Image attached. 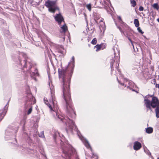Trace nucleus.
Instances as JSON below:
<instances>
[{"mask_svg":"<svg viewBox=\"0 0 159 159\" xmlns=\"http://www.w3.org/2000/svg\"><path fill=\"white\" fill-rule=\"evenodd\" d=\"M101 48V45L97 44L94 46V48H97L96 51V52L98 51Z\"/></svg>","mask_w":159,"mask_h":159,"instance_id":"obj_25","label":"nucleus"},{"mask_svg":"<svg viewBox=\"0 0 159 159\" xmlns=\"http://www.w3.org/2000/svg\"><path fill=\"white\" fill-rule=\"evenodd\" d=\"M137 27V30L138 31V32L141 34H143L144 33V32L142 31V30L141 29L140 27Z\"/></svg>","mask_w":159,"mask_h":159,"instance_id":"obj_34","label":"nucleus"},{"mask_svg":"<svg viewBox=\"0 0 159 159\" xmlns=\"http://www.w3.org/2000/svg\"><path fill=\"white\" fill-rule=\"evenodd\" d=\"M63 25H59L60 27H61V30H60V32L61 34H64L66 31L68 30L67 27L64 23Z\"/></svg>","mask_w":159,"mask_h":159,"instance_id":"obj_15","label":"nucleus"},{"mask_svg":"<svg viewBox=\"0 0 159 159\" xmlns=\"http://www.w3.org/2000/svg\"><path fill=\"white\" fill-rule=\"evenodd\" d=\"M62 91L63 93L62 90ZM62 97L63 98V94ZM70 99L71 100V107H70L68 106V109L67 108L66 102L65 100H64L66 103V113L67 115V116L65 118L59 114L57 105V102L55 100V99L53 98L52 97V101L50 102V103L48 102L47 99H45V98L44 99V101L45 103L49 107L50 110V111L52 114L54 119L57 121H61L63 123H65L66 127H69V128L71 131H72V129L74 127V129L77 132L78 135L83 142L85 147L87 148H90L91 150L92 148L91 146L88 141L83 137L80 136V132L78 130L77 126L75 125V123L74 121L70 118L74 119L76 116V114L73 108L70 96Z\"/></svg>","mask_w":159,"mask_h":159,"instance_id":"obj_1","label":"nucleus"},{"mask_svg":"<svg viewBox=\"0 0 159 159\" xmlns=\"http://www.w3.org/2000/svg\"><path fill=\"white\" fill-rule=\"evenodd\" d=\"M20 46H21V44H20Z\"/></svg>","mask_w":159,"mask_h":159,"instance_id":"obj_50","label":"nucleus"},{"mask_svg":"<svg viewBox=\"0 0 159 159\" xmlns=\"http://www.w3.org/2000/svg\"><path fill=\"white\" fill-rule=\"evenodd\" d=\"M62 38H63V39H65L64 37H62Z\"/></svg>","mask_w":159,"mask_h":159,"instance_id":"obj_46","label":"nucleus"},{"mask_svg":"<svg viewBox=\"0 0 159 159\" xmlns=\"http://www.w3.org/2000/svg\"><path fill=\"white\" fill-rule=\"evenodd\" d=\"M53 137L55 140L56 141V139L58 137H61V136L58 131H56L53 134Z\"/></svg>","mask_w":159,"mask_h":159,"instance_id":"obj_19","label":"nucleus"},{"mask_svg":"<svg viewBox=\"0 0 159 159\" xmlns=\"http://www.w3.org/2000/svg\"><path fill=\"white\" fill-rule=\"evenodd\" d=\"M56 53L58 56L63 57L65 55V52L61 49H58L56 51Z\"/></svg>","mask_w":159,"mask_h":159,"instance_id":"obj_17","label":"nucleus"},{"mask_svg":"<svg viewBox=\"0 0 159 159\" xmlns=\"http://www.w3.org/2000/svg\"><path fill=\"white\" fill-rule=\"evenodd\" d=\"M153 131V129L151 127H148L146 129V132L148 134H151L152 133Z\"/></svg>","mask_w":159,"mask_h":159,"instance_id":"obj_18","label":"nucleus"},{"mask_svg":"<svg viewBox=\"0 0 159 159\" xmlns=\"http://www.w3.org/2000/svg\"><path fill=\"white\" fill-rule=\"evenodd\" d=\"M27 148L25 147V146H18L17 149H22V150H26Z\"/></svg>","mask_w":159,"mask_h":159,"instance_id":"obj_26","label":"nucleus"},{"mask_svg":"<svg viewBox=\"0 0 159 159\" xmlns=\"http://www.w3.org/2000/svg\"><path fill=\"white\" fill-rule=\"evenodd\" d=\"M54 18L59 25H60L62 22H65L64 18L60 13L56 14L54 16Z\"/></svg>","mask_w":159,"mask_h":159,"instance_id":"obj_11","label":"nucleus"},{"mask_svg":"<svg viewBox=\"0 0 159 159\" xmlns=\"http://www.w3.org/2000/svg\"><path fill=\"white\" fill-rule=\"evenodd\" d=\"M118 19L119 20H120L121 21L123 22L121 17L120 16H118Z\"/></svg>","mask_w":159,"mask_h":159,"instance_id":"obj_38","label":"nucleus"},{"mask_svg":"<svg viewBox=\"0 0 159 159\" xmlns=\"http://www.w3.org/2000/svg\"><path fill=\"white\" fill-rule=\"evenodd\" d=\"M158 101V98L157 97H154L152 98L151 102L145 105L146 107L147 108V111L149 110L152 112V108H155L157 106V103Z\"/></svg>","mask_w":159,"mask_h":159,"instance_id":"obj_10","label":"nucleus"},{"mask_svg":"<svg viewBox=\"0 0 159 159\" xmlns=\"http://www.w3.org/2000/svg\"><path fill=\"white\" fill-rule=\"evenodd\" d=\"M27 95V99L25 102V111L27 110V114L29 115L32 111V105L34 104L36 102V101L31 93H29Z\"/></svg>","mask_w":159,"mask_h":159,"instance_id":"obj_5","label":"nucleus"},{"mask_svg":"<svg viewBox=\"0 0 159 159\" xmlns=\"http://www.w3.org/2000/svg\"><path fill=\"white\" fill-rule=\"evenodd\" d=\"M24 120L22 121V122H24V125H23L22 127V129H24V125H25V120H26V118H25V117H24Z\"/></svg>","mask_w":159,"mask_h":159,"instance_id":"obj_35","label":"nucleus"},{"mask_svg":"<svg viewBox=\"0 0 159 159\" xmlns=\"http://www.w3.org/2000/svg\"><path fill=\"white\" fill-rule=\"evenodd\" d=\"M147 97V95L144 97H143L144 99V104L145 105L151 102V101H150L149 99H148Z\"/></svg>","mask_w":159,"mask_h":159,"instance_id":"obj_20","label":"nucleus"},{"mask_svg":"<svg viewBox=\"0 0 159 159\" xmlns=\"http://www.w3.org/2000/svg\"><path fill=\"white\" fill-rule=\"evenodd\" d=\"M20 57L18 58L19 62L20 65L23 67V71H25V69L28 65H29V62L27 63L26 62L27 55L26 54L22 52H20L19 53Z\"/></svg>","mask_w":159,"mask_h":159,"instance_id":"obj_8","label":"nucleus"},{"mask_svg":"<svg viewBox=\"0 0 159 159\" xmlns=\"http://www.w3.org/2000/svg\"><path fill=\"white\" fill-rule=\"evenodd\" d=\"M18 130V127L12 126H9L6 130L5 132V139L8 140L11 139H14L16 142V134Z\"/></svg>","mask_w":159,"mask_h":159,"instance_id":"obj_6","label":"nucleus"},{"mask_svg":"<svg viewBox=\"0 0 159 159\" xmlns=\"http://www.w3.org/2000/svg\"><path fill=\"white\" fill-rule=\"evenodd\" d=\"M143 9H144V8L143 7L141 6H140L139 7V11H143Z\"/></svg>","mask_w":159,"mask_h":159,"instance_id":"obj_36","label":"nucleus"},{"mask_svg":"<svg viewBox=\"0 0 159 159\" xmlns=\"http://www.w3.org/2000/svg\"><path fill=\"white\" fill-rule=\"evenodd\" d=\"M132 90L133 91H135V90H134V89H132Z\"/></svg>","mask_w":159,"mask_h":159,"instance_id":"obj_45","label":"nucleus"},{"mask_svg":"<svg viewBox=\"0 0 159 159\" xmlns=\"http://www.w3.org/2000/svg\"><path fill=\"white\" fill-rule=\"evenodd\" d=\"M156 87L159 89V84H156Z\"/></svg>","mask_w":159,"mask_h":159,"instance_id":"obj_40","label":"nucleus"},{"mask_svg":"<svg viewBox=\"0 0 159 159\" xmlns=\"http://www.w3.org/2000/svg\"><path fill=\"white\" fill-rule=\"evenodd\" d=\"M148 96H149L150 97H152V98H153V97H156V96H153V95H150L149 94H148Z\"/></svg>","mask_w":159,"mask_h":159,"instance_id":"obj_39","label":"nucleus"},{"mask_svg":"<svg viewBox=\"0 0 159 159\" xmlns=\"http://www.w3.org/2000/svg\"><path fill=\"white\" fill-rule=\"evenodd\" d=\"M157 106L155 108V112L156 116L157 118H159V100H158V102L157 103Z\"/></svg>","mask_w":159,"mask_h":159,"instance_id":"obj_16","label":"nucleus"},{"mask_svg":"<svg viewBox=\"0 0 159 159\" xmlns=\"http://www.w3.org/2000/svg\"><path fill=\"white\" fill-rule=\"evenodd\" d=\"M66 132L67 133V132H68V130H67V128H66Z\"/></svg>","mask_w":159,"mask_h":159,"instance_id":"obj_43","label":"nucleus"},{"mask_svg":"<svg viewBox=\"0 0 159 159\" xmlns=\"http://www.w3.org/2000/svg\"><path fill=\"white\" fill-rule=\"evenodd\" d=\"M62 152V156L65 159H79L77 156L75 149L70 144L64 143L60 139Z\"/></svg>","mask_w":159,"mask_h":159,"instance_id":"obj_3","label":"nucleus"},{"mask_svg":"<svg viewBox=\"0 0 159 159\" xmlns=\"http://www.w3.org/2000/svg\"><path fill=\"white\" fill-rule=\"evenodd\" d=\"M117 28L119 30H120V31L121 32V33L122 34H123L128 39V40L131 42V44H132V46H133V48L134 49V50L135 51V48H134V45L133 43V41L131 39V38H130V36H133V35L131 34H128V33H126L125 34V33H124V32L122 30L121 28L119 26H117Z\"/></svg>","mask_w":159,"mask_h":159,"instance_id":"obj_13","label":"nucleus"},{"mask_svg":"<svg viewBox=\"0 0 159 159\" xmlns=\"http://www.w3.org/2000/svg\"><path fill=\"white\" fill-rule=\"evenodd\" d=\"M144 152L148 156H151V153L146 147L143 148Z\"/></svg>","mask_w":159,"mask_h":159,"instance_id":"obj_22","label":"nucleus"},{"mask_svg":"<svg viewBox=\"0 0 159 159\" xmlns=\"http://www.w3.org/2000/svg\"><path fill=\"white\" fill-rule=\"evenodd\" d=\"M117 81L121 85H122V86H124L125 85V87H126V84H125L124 83H122V82H121L118 79V78H117Z\"/></svg>","mask_w":159,"mask_h":159,"instance_id":"obj_32","label":"nucleus"},{"mask_svg":"<svg viewBox=\"0 0 159 159\" xmlns=\"http://www.w3.org/2000/svg\"><path fill=\"white\" fill-rule=\"evenodd\" d=\"M86 7L90 11L91 10V4L90 3H89L86 5Z\"/></svg>","mask_w":159,"mask_h":159,"instance_id":"obj_27","label":"nucleus"},{"mask_svg":"<svg viewBox=\"0 0 159 159\" xmlns=\"http://www.w3.org/2000/svg\"><path fill=\"white\" fill-rule=\"evenodd\" d=\"M152 7L153 8L157 10V11H158L159 9V6L157 3H155L153 5H152Z\"/></svg>","mask_w":159,"mask_h":159,"instance_id":"obj_23","label":"nucleus"},{"mask_svg":"<svg viewBox=\"0 0 159 159\" xmlns=\"http://www.w3.org/2000/svg\"><path fill=\"white\" fill-rule=\"evenodd\" d=\"M127 88H129L130 90H131L132 88L130 87H129V86H127Z\"/></svg>","mask_w":159,"mask_h":159,"instance_id":"obj_41","label":"nucleus"},{"mask_svg":"<svg viewBox=\"0 0 159 159\" xmlns=\"http://www.w3.org/2000/svg\"><path fill=\"white\" fill-rule=\"evenodd\" d=\"M26 141L29 145H30L32 143L33 140L30 137L28 136Z\"/></svg>","mask_w":159,"mask_h":159,"instance_id":"obj_24","label":"nucleus"},{"mask_svg":"<svg viewBox=\"0 0 159 159\" xmlns=\"http://www.w3.org/2000/svg\"><path fill=\"white\" fill-rule=\"evenodd\" d=\"M48 77L49 78V82H48V84H49V87H50V88L51 89V87H50V84H51L52 85V81L50 80V75L48 73Z\"/></svg>","mask_w":159,"mask_h":159,"instance_id":"obj_29","label":"nucleus"},{"mask_svg":"<svg viewBox=\"0 0 159 159\" xmlns=\"http://www.w3.org/2000/svg\"><path fill=\"white\" fill-rule=\"evenodd\" d=\"M157 21L159 22V18L157 19Z\"/></svg>","mask_w":159,"mask_h":159,"instance_id":"obj_44","label":"nucleus"},{"mask_svg":"<svg viewBox=\"0 0 159 159\" xmlns=\"http://www.w3.org/2000/svg\"><path fill=\"white\" fill-rule=\"evenodd\" d=\"M97 42V39L96 38H94L92 40L91 43L93 44V45H95L96 44Z\"/></svg>","mask_w":159,"mask_h":159,"instance_id":"obj_28","label":"nucleus"},{"mask_svg":"<svg viewBox=\"0 0 159 159\" xmlns=\"http://www.w3.org/2000/svg\"><path fill=\"white\" fill-rule=\"evenodd\" d=\"M61 136H62L63 137V135L62 134V135H61Z\"/></svg>","mask_w":159,"mask_h":159,"instance_id":"obj_47","label":"nucleus"},{"mask_svg":"<svg viewBox=\"0 0 159 159\" xmlns=\"http://www.w3.org/2000/svg\"><path fill=\"white\" fill-rule=\"evenodd\" d=\"M49 44L51 46V47H57V45L54 43H53L52 42H50L49 43Z\"/></svg>","mask_w":159,"mask_h":159,"instance_id":"obj_33","label":"nucleus"},{"mask_svg":"<svg viewBox=\"0 0 159 159\" xmlns=\"http://www.w3.org/2000/svg\"><path fill=\"white\" fill-rule=\"evenodd\" d=\"M29 66L28 69L26 68V70L31 72V77L36 81L37 80L35 77L39 76L38 70L34 66V64L32 63H29Z\"/></svg>","mask_w":159,"mask_h":159,"instance_id":"obj_9","label":"nucleus"},{"mask_svg":"<svg viewBox=\"0 0 159 159\" xmlns=\"http://www.w3.org/2000/svg\"><path fill=\"white\" fill-rule=\"evenodd\" d=\"M157 159H159V157H158Z\"/></svg>","mask_w":159,"mask_h":159,"instance_id":"obj_49","label":"nucleus"},{"mask_svg":"<svg viewBox=\"0 0 159 159\" xmlns=\"http://www.w3.org/2000/svg\"><path fill=\"white\" fill-rule=\"evenodd\" d=\"M53 55L55 56H56L55 54H53Z\"/></svg>","mask_w":159,"mask_h":159,"instance_id":"obj_48","label":"nucleus"},{"mask_svg":"<svg viewBox=\"0 0 159 159\" xmlns=\"http://www.w3.org/2000/svg\"><path fill=\"white\" fill-rule=\"evenodd\" d=\"M114 55V58L111 59L110 61V67L111 68V71H112L113 70V66L115 65V68L119 72V74L120 75V77L122 80L124 81V82H127L128 81V80L123 77V76L120 74V72L119 69V54L120 51L116 48H113Z\"/></svg>","mask_w":159,"mask_h":159,"instance_id":"obj_4","label":"nucleus"},{"mask_svg":"<svg viewBox=\"0 0 159 159\" xmlns=\"http://www.w3.org/2000/svg\"><path fill=\"white\" fill-rule=\"evenodd\" d=\"M134 22L135 27H137L139 26V23L138 19H135L134 20Z\"/></svg>","mask_w":159,"mask_h":159,"instance_id":"obj_21","label":"nucleus"},{"mask_svg":"<svg viewBox=\"0 0 159 159\" xmlns=\"http://www.w3.org/2000/svg\"><path fill=\"white\" fill-rule=\"evenodd\" d=\"M128 84L129 85H132V84H134V83L132 82V81H128Z\"/></svg>","mask_w":159,"mask_h":159,"instance_id":"obj_37","label":"nucleus"},{"mask_svg":"<svg viewBox=\"0 0 159 159\" xmlns=\"http://www.w3.org/2000/svg\"><path fill=\"white\" fill-rule=\"evenodd\" d=\"M9 102V101H8L7 104L5 106L4 108L2 109H1L0 110V122L3 119L6 113L8 107L7 105L8 104Z\"/></svg>","mask_w":159,"mask_h":159,"instance_id":"obj_12","label":"nucleus"},{"mask_svg":"<svg viewBox=\"0 0 159 159\" xmlns=\"http://www.w3.org/2000/svg\"><path fill=\"white\" fill-rule=\"evenodd\" d=\"M131 3L132 4V6L134 7L136 5V2L135 0H131Z\"/></svg>","mask_w":159,"mask_h":159,"instance_id":"obj_30","label":"nucleus"},{"mask_svg":"<svg viewBox=\"0 0 159 159\" xmlns=\"http://www.w3.org/2000/svg\"><path fill=\"white\" fill-rule=\"evenodd\" d=\"M39 137L41 138H44V134L43 131L41 132L39 134Z\"/></svg>","mask_w":159,"mask_h":159,"instance_id":"obj_31","label":"nucleus"},{"mask_svg":"<svg viewBox=\"0 0 159 159\" xmlns=\"http://www.w3.org/2000/svg\"><path fill=\"white\" fill-rule=\"evenodd\" d=\"M72 61L69 63L70 66V69L67 67L65 69L59 68L58 73L59 78H62V89L63 92V98L66 103L67 108L68 109V106L71 107V100L70 99V80L72 75L75 67V58L74 56L72 57Z\"/></svg>","mask_w":159,"mask_h":159,"instance_id":"obj_2","label":"nucleus"},{"mask_svg":"<svg viewBox=\"0 0 159 159\" xmlns=\"http://www.w3.org/2000/svg\"><path fill=\"white\" fill-rule=\"evenodd\" d=\"M142 147L141 144L138 141H135L134 143L133 148L136 150H139Z\"/></svg>","mask_w":159,"mask_h":159,"instance_id":"obj_14","label":"nucleus"},{"mask_svg":"<svg viewBox=\"0 0 159 159\" xmlns=\"http://www.w3.org/2000/svg\"><path fill=\"white\" fill-rule=\"evenodd\" d=\"M56 2L54 1L48 0L45 2V5L48 8L49 12L54 13L57 10H59V8L56 5Z\"/></svg>","mask_w":159,"mask_h":159,"instance_id":"obj_7","label":"nucleus"},{"mask_svg":"<svg viewBox=\"0 0 159 159\" xmlns=\"http://www.w3.org/2000/svg\"><path fill=\"white\" fill-rule=\"evenodd\" d=\"M147 98H148H148H149L150 97L149 96H148V95H147Z\"/></svg>","mask_w":159,"mask_h":159,"instance_id":"obj_42","label":"nucleus"}]
</instances>
